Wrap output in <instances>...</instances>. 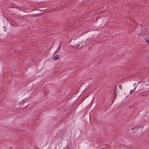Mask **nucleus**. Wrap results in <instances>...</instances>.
<instances>
[{"mask_svg":"<svg viewBox=\"0 0 149 149\" xmlns=\"http://www.w3.org/2000/svg\"><path fill=\"white\" fill-rule=\"evenodd\" d=\"M136 87H135L134 88V90H133V91H134V90L136 89Z\"/></svg>","mask_w":149,"mask_h":149,"instance_id":"obj_13","label":"nucleus"},{"mask_svg":"<svg viewBox=\"0 0 149 149\" xmlns=\"http://www.w3.org/2000/svg\"><path fill=\"white\" fill-rule=\"evenodd\" d=\"M59 57V55L58 54L56 55L53 58V60H58Z\"/></svg>","mask_w":149,"mask_h":149,"instance_id":"obj_2","label":"nucleus"},{"mask_svg":"<svg viewBox=\"0 0 149 149\" xmlns=\"http://www.w3.org/2000/svg\"><path fill=\"white\" fill-rule=\"evenodd\" d=\"M29 105V104H28V105H27V106H26L25 107H24V109L26 108L27 107H28V106Z\"/></svg>","mask_w":149,"mask_h":149,"instance_id":"obj_9","label":"nucleus"},{"mask_svg":"<svg viewBox=\"0 0 149 149\" xmlns=\"http://www.w3.org/2000/svg\"><path fill=\"white\" fill-rule=\"evenodd\" d=\"M119 88L120 89H122V88L121 85H119Z\"/></svg>","mask_w":149,"mask_h":149,"instance_id":"obj_6","label":"nucleus"},{"mask_svg":"<svg viewBox=\"0 0 149 149\" xmlns=\"http://www.w3.org/2000/svg\"><path fill=\"white\" fill-rule=\"evenodd\" d=\"M10 24L11 25L13 26H16L17 25L15 24H13L12 23H10Z\"/></svg>","mask_w":149,"mask_h":149,"instance_id":"obj_5","label":"nucleus"},{"mask_svg":"<svg viewBox=\"0 0 149 149\" xmlns=\"http://www.w3.org/2000/svg\"><path fill=\"white\" fill-rule=\"evenodd\" d=\"M148 91L149 92V90H148Z\"/></svg>","mask_w":149,"mask_h":149,"instance_id":"obj_20","label":"nucleus"},{"mask_svg":"<svg viewBox=\"0 0 149 149\" xmlns=\"http://www.w3.org/2000/svg\"><path fill=\"white\" fill-rule=\"evenodd\" d=\"M145 125L146 126V125L145 124H143L141 126H139L137 127H135L134 128H138V129H139V127H140L141 129H143Z\"/></svg>","mask_w":149,"mask_h":149,"instance_id":"obj_1","label":"nucleus"},{"mask_svg":"<svg viewBox=\"0 0 149 149\" xmlns=\"http://www.w3.org/2000/svg\"><path fill=\"white\" fill-rule=\"evenodd\" d=\"M59 48H60V46H59V47H58V49H57V50L56 52H55V53H56V52H57V51H58V50L59 49Z\"/></svg>","mask_w":149,"mask_h":149,"instance_id":"obj_7","label":"nucleus"},{"mask_svg":"<svg viewBox=\"0 0 149 149\" xmlns=\"http://www.w3.org/2000/svg\"><path fill=\"white\" fill-rule=\"evenodd\" d=\"M22 101L24 102H25L26 101V100H22Z\"/></svg>","mask_w":149,"mask_h":149,"instance_id":"obj_11","label":"nucleus"},{"mask_svg":"<svg viewBox=\"0 0 149 149\" xmlns=\"http://www.w3.org/2000/svg\"><path fill=\"white\" fill-rule=\"evenodd\" d=\"M12 8H15V7H13Z\"/></svg>","mask_w":149,"mask_h":149,"instance_id":"obj_17","label":"nucleus"},{"mask_svg":"<svg viewBox=\"0 0 149 149\" xmlns=\"http://www.w3.org/2000/svg\"><path fill=\"white\" fill-rule=\"evenodd\" d=\"M84 43H86V42H84Z\"/></svg>","mask_w":149,"mask_h":149,"instance_id":"obj_19","label":"nucleus"},{"mask_svg":"<svg viewBox=\"0 0 149 149\" xmlns=\"http://www.w3.org/2000/svg\"><path fill=\"white\" fill-rule=\"evenodd\" d=\"M117 90V87L116 86H114V88L113 89V92L115 94V97H116V94H117L116 93V91Z\"/></svg>","mask_w":149,"mask_h":149,"instance_id":"obj_3","label":"nucleus"},{"mask_svg":"<svg viewBox=\"0 0 149 149\" xmlns=\"http://www.w3.org/2000/svg\"><path fill=\"white\" fill-rule=\"evenodd\" d=\"M79 46H80V45L78 44V45H77V46L76 47H77V48H78V47H79Z\"/></svg>","mask_w":149,"mask_h":149,"instance_id":"obj_8","label":"nucleus"},{"mask_svg":"<svg viewBox=\"0 0 149 149\" xmlns=\"http://www.w3.org/2000/svg\"><path fill=\"white\" fill-rule=\"evenodd\" d=\"M134 91L133 90H131V91H130V93H131L132 91Z\"/></svg>","mask_w":149,"mask_h":149,"instance_id":"obj_12","label":"nucleus"},{"mask_svg":"<svg viewBox=\"0 0 149 149\" xmlns=\"http://www.w3.org/2000/svg\"><path fill=\"white\" fill-rule=\"evenodd\" d=\"M133 129H134V128H132V130Z\"/></svg>","mask_w":149,"mask_h":149,"instance_id":"obj_18","label":"nucleus"},{"mask_svg":"<svg viewBox=\"0 0 149 149\" xmlns=\"http://www.w3.org/2000/svg\"><path fill=\"white\" fill-rule=\"evenodd\" d=\"M146 42L149 44V37L145 38Z\"/></svg>","mask_w":149,"mask_h":149,"instance_id":"obj_4","label":"nucleus"},{"mask_svg":"<svg viewBox=\"0 0 149 149\" xmlns=\"http://www.w3.org/2000/svg\"><path fill=\"white\" fill-rule=\"evenodd\" d=\"M141 93H140V94L139 95H141Z\"/></svg>","mask_w":149,"mask_h":149,"instance_id":"obj_15","label":"nucleus"},{"mask_svg":"<svg viewBox=\"0 0 149 149\" xmlns=\"http://www.w3.org/2000/svg\"><path fill=\"white\" fill-rule=\"evenodd\" d=\"M4 31H6V30H4Z\"/></svg>","mask_w":149,"mask_h":149,"instance_id":"obj_21","label":"nucleus"},{"mask_svg":"<svg viewBox=\"0 0 149 149\" xmlns=\"http://www.w3.org/2000/svg\"><path fill=\"white\" fill-rule=\"evenodd\" d=\"M22 101L24 102H25L26 101V100H22Z\"/></svg>","mask_w":149,"mask_h":149,"instance_id":"obj_10","label":"nucleus"},{"mask_svg":"<svg viewBox=\"0 0 149 149\" xmlns=\"http://www.w3.org/2000/svg\"><path fill=\"white\" fill-rule=\"evenodd\" d=\"M136 84V83H135L134 84L133 86H134Z\"/></svg>","mask_w":149,"mask_h":149,"instance_id":"obj_16","label":"nucleus"},{"mask_svg":"<svg viewBox=\"0 0 149 149\" xmlns=\"http://www.w3.org/2000/svg\"><path fill=\"white\" fill-rule=\"evenodd\" d=\"M141 83V81H140V82H138V84H140V83Z\"/></svg>","mask_w":149,"mask_h":149,"instance_id":"obj_14","label":"nucleus"}]
</instances>
